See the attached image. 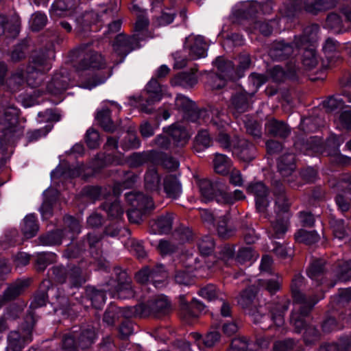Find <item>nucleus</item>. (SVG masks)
Segmentation results:
<instances>
[{"label":"nucleus","mask_w":351,"mask_h":351,"mask_svg":"<svg viewBox=\"0 0 351 351\" xmlns=\"http://www.w3.org/2000/svg\"><path fill=\"white\" fill-rule=\"evenodd\" d=\"M105 67L106 61L101 54L95 51L86 52L77 66V70L82 72L80 86L91 89L104 83L110 75V72H93L90 70H100Z\"/></svg>","instance_id":"f257e3e1"},{"label":"nucleus","mask_w":351,"mask_h":351,"mask_svg":"<svg viewBox=\"0 0 351 351\" xmlns=\"http://www.w3.org/2000/svg\"><path fill=\"white\" fill-rule=\"evenodd\" d=\"M171 310L170 301L164 295H158L146 303H140L133 306L122 308L123 315L126 317H154L160 318L168 315Z\"/></svg>","instance_id":"f03ea898"},{"label":"nucleus","mask_w":351,"mask_h":351,"mask_svg":"<svg viewBox=\"0 0 351 351\" xmlns=\"http://www.w3.org/2000/svg\"><path fill=\"white\" fill-rule=\"evenodd\" d=\"M127 202L131 206L127 215L130 222L138 224L143 217L149 215L155 208L153 198L140 191H132L125 195Z\"/></svg>","instance_id":"7ed1b4c3"},{"label":"nucleus","mask_w":351,"mask_h":351,"mask_svg":"<svg viewBox=\"0 0 351 351\" xmlns=\"http://www.w3.org/2000/svg\"><path fill=\"white\" fill-rule=\"evenodd\" d=\"M55 58L53 45L48 43L46 46L35 49L29 58L27 65L29 73H45L51 69V61Z\"/></svg>","instance_id":"20e7f679"},{"label":"nucleus","mask_w":351,"mask_h":351,"mask_svg":"<svg viewBox=\"0 0 351 351\" xmlns=\"http://www.w3.org/2000/svg\"><path fill=\"white\" fill-rule=\"evenodd\" d=\"M119 8L116 3L110 4L100 12V14L94 11L85 12L77 22L82 25V30L86 32L91 29L92 25H96L99 22L104 23L112 21L117 14Z\"/></svg>","instance_id":"39448f33"},{"label":"nucleus","mask_w":351,"mask_h":351,"mask_svg":"<svg viewBox=\"0 0 351 351\" xmlns=\"http://www.w3.org/2000/svg\"><path fill=\"white\" fill-rule=\"evenodd\" d=\"M163 95L162 86L155 78H152L146 85L143 93L139 97L140 110L146 114H152L154 108L152 105L159 101Z\"/></svg>","instance_id":"423d86ee"},{"label":"nucleus","mask_w":351,"mask_h":351,"mask_svg":"<svg viewBox=\"0 0 351 351\" xmlns=\"http://www.w3.org/2000/svg\"><path fill=\"white\" fill-rule=\"evenodd\" d=\"M35 322L32 315L26 317L25 324L22 326L23 333L17 330L11 331L8 336V348L12 351H21L25 344L32 341V331Z\"/></svg>","instance_id":"0eeeda50"},{"label":"nucleus","mask_w":351,"mask_h":351,"mask_svg":"<svg viewBox=\"0 0 351 351\" xmlns=\"http://www.w3.org/2000/svg\"><path fill=\"white\" fill-rule=\"evenodd\" d=\"M257 288L254 285L250 286L243 290L238 298V304L249 315L254 316V322H260L258 316L261 318H267V316L261 315L258 310V301L256 298Z\"/></svg>","instance_id":"6e6552de"},{"label":"nucleus","mask_w":351,"mask_h":351,"mask_svg":"<svg viewBox=\"0 0 351 351\" xmlns=\"http://www.w3.org/2000/svg\"><path fill=\"white\" fill-rule=\"evenodd\" d=\"M271 192L274 199V212L276 216H291L290 208L292 204L288 197L284 184L278 180L271 181Z\"/></svg>","instance_id":"1a4fd4ad"},{"label":"nucleus","mask_w":351,"mask_h":351,"mask_svg":"<svg viewBox=\"0 0 351 351\" xmlns=\"http://www.w3.org/2000/svg\"><path fill=\"white\" fill-rule=\"evenodd\" d=\"M143 40V38L139 36V34L130 36L124 34H118L115 37L112 46L114 53L121 58L119 62H121L131 51L139 48V42Z\"/></svg>","instance_id":"9d476101"},{"label":"nucleus","mask_w":351,"mask_h":351,"mask_svg":"<svg viewBox=\"0 0 351 351\" xmlns=\"http://www.w3.org/2000/svg\"><path fill=\"white\" fill-rule=\"evenodd\" d=\"M198 184L201 195L206 201L215 200L222 204L221 197H223L226 186L221 180L202 179L199 181Z\"/></svg>","instance_id":"9b49d317"},{"label":"nucleus","mask_w":351,"mask_h":351,"mask_svg":"<svg viewBox=\"0 0 351 351\" xmlns=\"http://www.w3.org/2000/svg\"><path fill=\"white\" fill-rule=\"evenodd\" d=\"M19 110L6 98L0 100V129L10 130L18 123Z\"/></svg>","instance_id":"f8f14e48"},{"label":"nucleus","mask_w":351,"mask_h":351,"mask_svg":"<svg viewBox=\"0 0 351 351\" xmlns=\"http://www.w3.org/2000/svg\"><path fill=\"white\" fill-rule=\"evenodd\" d=\"M175 106L178 110L183 112L186 119L192 122H199L206 114L204 110L198 109L195 102L182 95L176 97Z\"/></svg>","instance_id":"ddd939ff"},{"label":"nucleus","mask_w":351,"mask_h":351,"mask_svg":"<svg viewBox=\"0 0 351 351\" xmlns=\"http://www.w3.org/2000/svg\"><path fill=\"white\" fill-rule=\"evenodd\" d=\"M31 281L30 278H18L10 283L0 295V308L21 295L29 287Z\"/></svg>","instance_id":"4468645a"},{"label":"nucleus","mask_w":351,"mask_h":351,"mask_svg":"<svg viewBox=\"0 0 351 351\" xmlns=\"http://www.w3.org/2000/svg\"><path fill=\"white\" fill-rule=\"evenodd\" d=\"M247 191L255 197L257 211L266 214L269 205V189L267 186L263 182H251L247 188Z\"/></svg>","instance_id":"2eb2a0df"},{"label":"nucleus","mask_w":351,"mask_h":351,"mask_svg":"<svg viewBox=\"0 0 351 351\" xmlns=\"http://www.w3.org/2000/svg\"><path fill=\"white\" fill-rule=\"evenodd\" d=\"M294 10L304 5V10L312 14L316 15L319 12L334 8L336 6V0H289Z\"/></svg>","instance_id":"dca6fc26"},{"label":"nucleus","mask_w":351,"mask_h":351,"mask_svg":"<svg viewBox=\"0 0 351 351\" xmlns=\"http://www.w3.org/2000/svg\"><path fill=\"white\" fill-rule=\"evenodd\" d=\"M317 299H312L307 303H298L300 306L298 309L295 308L291 315L290 323L294 327L295 331L300 333L304 328L308 326L304 318L310 314Z\"/></svg>","instance_id":"f3484780"},{"label":"nucleus","mask_w":351,"mask_h":351,"mask_svg":"<svg viewBox=\"0 0 351 351\" xmlns=\"http://www.w3.org/2000/svg\"><path fill=\"white\" fill-rule=\"evenodd\" d=\"M235 145L232 149V154L244 162H250L256 157V149L255 145L245 138L237 136H233Z\"/></svg>","instance_id":"a211bd4d"},{"label":"nucleus","mask_w":351,"mask_h":351,"mask_svg":"<svg viewBox=\"0 0 351 351\" xmlns=\"http://www.w3.org/2000/svg\"><path fill=\"white\" fill-rule=\"evenodd\" d=\"M114 271L117 281L116 289L119 298H125L134 297L135 293L132 289L131 277L128 276L125 270H123L119 267H114Z\"/></svg>","instance_id":"6ab92c4d"},{"label":"nucleus","mask_w":351,"mask_h":351,"mask_svg":"<svg viewBox=\"0 0 351 351\" xmlns=\"http://www.w3.org/2000/svg\"><path fill=\"white\" fill-rule=\"evenodd\" d=\"M70 77L66 69H60L54 73L51 80L47 85V90L53 95H59L65 91L69 86Z\"/></svg>","instance_id":"aec40b11"},{"label":"nucleus","mask_w":351,"mask_h":351,"mask_svg":"<svg viewBox=\"0 0 351 351\" xmlns=\"http://www.w3.org/2000/svg\"><path fill=\"white\" fill-rule=\"evenodd\" d=\"M250 106V96L247 93L238 92L231 96L228 108L237 117L248 111Z\"/></svg>","instance_id":"412c9836"},{"label":"nucleus","mask_w":351,"mask_h":351,"mask_svg":"<svg viewBox=\"0 0 351 351\" xmlns=\"http://www.w3.org/2000/svg\"><path fill=\"white\" fill-rule=\"evenodd\" d=\"M184 48L189 50V56L193 59L205 57L207 45L201 36L187 37L184 43Z\"/></svg>","instance_id":"4be33fe9"},{"label":"nucleus","mask_w":351,"mask_h":351,"mask_svg":"<svg viewBox=\"0 0 351 351\" xmlns=\"http://www.w3.org/2000/svg\"><path fill=\"white\" fill-rule=\"evenodd\" d=\"M319 26L317 24H311L303 29L301 35L294 37L293 43L297 49L305 47V46L314 45L317 40V34Z\"/></svg>","instance_id":"5701e85b"},{"label":"nucleus","mask_w":351,"mask_h":351,"mask_svg":"<svg viewBox=\"0 0 351 351\" xmlns=\"http://www.w3.org/2000/svg\"><path fill=\"white\" fill-rule=\"evenodd\" d=\"M294 52L291 43L285 40H276L271 45L269 55L274 60L282 61L289 58Z\"/></svg>","instance_id":"b1692460"},{"label":"nucleus","mask_w":351,"mask_h":351,"mask_svg":"<svg viewBox=\"0 0 351 351\" xmlns=\"http://www.w3.org/2000/svg\"><path fill=\"white\" fill-rule=\"evenodd\" d=\"M173 213H166L149 221V232L152 234H167L172 229Z\"/></svg>","instance_id":"393cba45"},{"label":"nucleus","mask_w":351,"mask_h":351,"mask_svg":"<svg viewBox=\"0 0 351 351\" xmlns=\"http://www.w3.org/2000/svg\"><path fill=\"white\" fill-rule=\"evenodd\" d=\"M75 338L79 348L86 350L89 348L95 342L97 335L93 326H84L78 330L74 329Z\"/></svg>","instance_id":"a878e982"},{"label":"nucleus","mask_w":351,"mask_h":351,"mask_svg":"<svg viewBox=\"0 0 351 351\" xmlns=\"http://www.w3.org/2000/svg\"><path fill=\"white\" fill-rule=\"evenodd\" d=\"M304 277L300 274H297L292 279L291 284V291L294 302L307 303L312 299H317L315 296H306L301 292L304 286Z\"/></svg>","instance_id":"bb28decb"},{"label":"nucleus","mask_w":351,"mask_h":351,"mask_svg":"<svg viewBox=\"0 0 351 351\" xmlns=\"http://www.w3.org/2000/svg\"><path fill=\"white\" fill-rule=\"evenodd\" d=\"M278 171L283 177H288L296 169L295 156L292 152H285L277 160Z\"/></svg>","instance_id":"cd10ccee"},{"label":"nucleus","mask_w":351,"mask_h":351,"mask_svg":"<svg viewBox=\"0 0 351 351\" xmlns=\"http://www.w3.org/2000/svg\"><path fill=\"white\" fill-rule=\"evenodd\" d=\"M259 8H261V3L258 1H248L246 2L241 8L236 10L234 12V15L239 20H248L250 21V23H252L256 20Z\"/></svg>","instance_id":"c85d7f7f"},{"label":"nucleus","mask_w":351,"mask_h":351,"mask_svg":"<svg viewBox=\"0 0 351 351\" xmlns=\"http://www.w3.org/2000/svg\"><path fill=\"white\" fill-rule=\"evenodd\" d=\"M215 66L217 68L219 73V75L222 76L229 80H234L237 78L242 77V75L237 73L234 67V64L232 61L225 60L221 57H218L215 62Z\"/></svg>","instance_id":"c756f323"},{"label":"nucleus","mask_w":351,"mask_h":351,"mask_svg":"<svg viewBox=\"0 0 351 351\" xmlns=\"http://www.w3.org/2000/svg\"><path fill=\"white\" fill-rule=\"evenodd\" d=\"M80 0H56L51 5V16H64L73 12L79 5Z\"/></svg>","instance_id":"7c9ffc66"},{"label":"nucleus","mask_w":351,"mask_h":351,"mask_svg":"<svg viewBox=\"0 0 351 351\" xmlns=\"http://www.w3.org/2000/svg\"><path fill=\"white\" fill-rule=\"evenodd\" d=\"M63 223V228L60 230L64 233V239L73 241L81 232L82 226L80 221L73 216L66 215L64 217Z\"/></svg>","instance_id":"2f4dec72"},{"label":"nucleus","mask_w":351,"mask_h":351,"mask_svg":"<svg viewBox=\"0 0 351 351\" xmlns=\"http://www.w3.org/2000/svg\"><path fill=\"white\" fill-rule=\"evenodd\" d=\"M265 130L271 136L281 138H287L291 133V128L285 122L275 119L267 122Z\"/></svg>","instance_id":"473e14b6"},{"label":"nucleus","mask_w":351,"mask_h":351,"mask_svg":"<svg viewBox=\"0 0 351 351\" xmlns=\"http://www.w3.org/2000/svg\"><path fill=\"white\" fill-rule=\"evenodd\" d=\"M160 176L154 166L147 168L144 176V188L149 192H159L160 189Z\"/></svg>","instance_id":"72a5a7b5"},{"label":"nucleus","mask_w":351,"mask_h":351,"mask_svg":"<svg viewBox=\"0 0 351 351\" xmlns=\"http://www.w3.org/2000/svg\"><path fill=\"white\" fill-rule=\"evenodd\" d=\"M197 69H191L190 71L180 72L175 75L171 80L174 86H181L184 88H192L197 83L196 72Z\"/></svg>","instance_id":"f704fd0d"},{"label":"nucleus","mask_w":351,"mask_h":351,"mask_svg":"<svg viewBox=\"0 0 351 351\" xmlns=\"http://www.w3.org/2000/svg\"><path fill=\"white\" fill-rule=\"evenodd\" d=\"M178 147L184 146L189 141L190 136L186 128L180 123L171 125L167 130Z\"/></svg>","instance_id":"c9c22d12"},{"label":"nucleus","mask_w":351,"mask_h":351,"mask_svg":"<svg viewBox=\"0 0 351 351\" xmlns=\"http://www.w3.org/2000/svg\"><path fill=\"white\" fill-rule=\"evenodd\" d=\"M163 189L169 198L176 199L182 192V186L175 175H167L163 179Z\"/></svg>","instance_id":"e433bc0d"},{"label":"nucleus","mask_w":351,"mask_h":351,"mask_svg":"<svg viewBox=\"0 0 351 351\" xmlns=\"http://www.w3.org/2000/svg\"><path fill=\"white\" fill-rule=\"evenodd\" d=\"M210 124L216 127V128L219 131L217 137V141L220 146L224 149L232 152V149L235 145L234 142H233V138H231L230 136L223 130L226 123L221 121L217 122L215 119H213L210 121Z\"/></svg>","instance_id":"4c0bfd02"},{"label":"nucleus","mask_w":351,"mask_h":351,"mask_svg":"<svg viewBox=\"0 0 351 351\" xmlns=\"http://www.w3.org/2000/svg\"><path fill=\"white\" fill-rule=\"evenodd\" d=\"M87 280V276L77 265H69L67 281L71 288H80Z\"/></svg>","instance_id":"58836bf2"},{"label":"nucleus","mask_w":351,"mask_h":351,"mask_svg":"<svg viewBox=\"0 0 351 351\" xmlns=\"http://www.w3.org/2000/svg\"><path fill=\"white\" fill-rule=\"evenodd\" d=\"M64 239V233L59 229L47 232L40 234L38 238L40 245L45 246L60 245Z\"/></svg>","instance_id":"ea45409f"},{"label":"nucleus","mask_w":351,"mask_h":351,"mask_svg":"<svg viewBox=\"0 0 351 351\" xmlns=\"http://www.w3.org/2000/svg\"><path fill=\"white\" fill-rule=\"evenodd\" d=\"M81 171L79 168L71 167L69 165L61 164L51 172V177L53 179L66 180L80 176Z\"/></svg>","instance_id":"a19ab883"},{"label":"nucleus","mask_w":351,"mask_h":351,"mask_svg":"<svg viewBox=\"0 0 351 351\" xmlns=\"http://www.w3.org/2000/svg\"><path fill=\"white\" fill-rule=\"evenodd\" d=\"M101 239L102 236L101 234L89 232L81 240V242L86 245V248L88 247L90 253L97 258L101 254L100 244Z\"/></svg>","instance_id":"79ce46f5"},{"label":"nucleus","mask_w":351,"mask_h":351,"mask_svg":"<svg viewBox=\"0 0 351 351\" xmlns=\"http://www.w3.org/2000/svg\"><path fill=\"white\" fill-rule=\"evenodd\" d=\"M157 153L154 151L134 152L129 157L131 167L137 168L149 162H153Z\"/></svg>","instance_id":"37998d69"},{"label":"nucleus","mask_w":351,"mask_h":351,"mask_svg":"<svg viewBox=\"0 0 351 351\" xmlns=\"http://www.w3.org/2000/svg\"><path fill=\"white\" fill-rule=\"evenodd\" d=\"M95 119L104 131L113 133L116 130L117 125L112 120L110 110L108 108H103L99 110Z\"/></svg>","instance_id":"c03bdc74"},{"label":"nucleus","mask_w":351,"mask_h":351,"mask_svg":"<svg viewBox=\"0 0 351 351\" xmlns=\"http://www.w3.org/2000/svg\"><path fill=\"white\" fill-rule=\"evenodd\" d=\"M100 208L105 210L108 217L111 219H118L123 214V208L117 198H114V199L108 198L100 206Z\"/></svg>","instance_id":"a18cd8bd"},{"label":"nucleus","mask_w":351,"mask_h":351,"mask_svg":"<svg viewBox=\"0 0 351 351\" xmlns=\"http://www.w3.org/2000/svg\"><path fill=\"white\" fill-rule=\"evenodd\" d=\"M150 283L156 288L162 287L164 285L165 280L167 278V273L162 264L156 265L154 267H149Z\"/></svg>","instance_id":"49530a36"},{"label":"nucleus","mask_w":351,"mask_h":351,"mask_svg":"<svg viewBox=\"0 0 351 351\" xmlns=\"http://www.w3.org/2000/svg\"><path fill=\"white\" fill-rule=\"evenodd\" d=\"M150 283L156 288L162 287L164 285L165 280L167 278V273L162 264L156 265L154 267H149Z\"/></svg>","instance_id":"de8ad7c7"},{"label":"nucleus","mask_w":351,"mask_h":351,"mask_svg":"<svg viewBox=\"0 0 351 351\" xmlns=\"http://www.w3.org/2000/svg\"><path fill=\"white\" fill-rule=\"evenodd\" d=\"M289 217L287 215L276 216V221L272 223L271 238L280 239L285 234L289 224Z\"/></svg>","instance_id":"09e8293b"},{"label":"nucleus","mask_w":351,"mask_h":351,"mask_svg":"<svg viewBox=\"0 0 351 351\" xmlns=\"http://www.w3.org/2000/svg\"><path fill=\"white\" fill-rule=\"evenodd\" d=\"M51 285L50 280H43L39 289L36 291L34 295V300L31 303L32 308H38L43 306L46 304L48 300L47 290Z\"/></svg>","instance_id":"8fccbe9b"},{"label":"nucleus","mask_w":351,"mask_h":351,"mask_svg":"<svg viewBox=\"0 0 351 351\" xmlns=\"http://www.w3.org/2000/svg\"><path fill=\"white\" fill-rule=\"evenodd\" d=\"M39 230V226L34 215H27L23 219L21 231L26 239L36 236Z\"/></svg>","instance_id":"3c124183"},{"label":"nucleus","mask_w":351,"mask_h":351,"mask_svg":"<svg viewBox=\"0 0 351 351\" xmlns=\"http://www.w3.org/2000/svg\"><path fill=\"white\" fill-rule=\"evenodd\" d=\"M301 150L304 152L306 155L322 154L323 152L322 139L317 136H311L305 141H303Z\"/></svg>","instance_id":"603ef678"},{"label":"nucleus","mask_w":351,"mask_h":351,"mask_svg":"<svg viewBox=\"0 0 351 351\" xmlns=\"http://www.w3.org/2000/svg\"><path fill=\"white\" fill-rule=\"evenodd\" d=\"M215 171L221 175H227L232 167V161L226 155L222 154H215L213 160Z\"/></svg>","instance_id":"864d4df0"},{"label":"nucleus","mask_w":351,"mask_h":351,"mask_svg":"<svg viewBox=\"0 0 351 351\" xmlns=\"http://www.w3.org/2000/svg\"><path fill=\"white\" fill-rule=\"evenodd\" d=\"M300 49H304L302 56V62L304 66L308 70L314 69L318 63L314 45L305 46Z\"/></svg>","instance_id":"5fc2aeb1"},{"label":"nucleus","mask_w":351,"mask_h":351,"mask_svg":"<svg viewBox=\"0 0 351 351\" xmlns=\"http://www.w3.org/2000/svg\"><path fill=\"white\" fill-rule=\"evenodd\" d=\"M229 217L227 215H223L219 218L217 222V231L219 237L223 239H228L235 234L236 229L228 224Z\"/></svg>","instance_id":"6e6d98bb"},{"label":"nucleus","mask_w":351,"mask_h":351,"mask_svg":"<svg viewBox=\"0 0 351 351\" xmlns=\"http://www.w3.org/2000/svg\"><path fill=\"white\" fill-rule=\"evenodd\" d=\"M289 303H277L270 307L271 318L276 326H282L285 323L284 314L288 309Z\"/></svg>","instance_id":"4d7b16f0"},{"label":"nucleus","mask_w":351,"mask_h":351,"mask_svg":"<svg viewBox=\"0 0 351 351\" xmlns=\"http://www.w3.org/2000/svg\"><path fill=\"white\" fill-rule=\"evenodd\" d=\"M343 140H340V137L332 136L328 140V144L332 143L336 148L333 150L331 161L337 165L346 166L350 163L351 158L339 153L338 147L340 145Z\"/></svg>","instance_id":"13d9d810"},{"label":"nucleus","mask_w":351,"mask_h":351,"mask_svg":"<svg viewBox=\"0 0 351 351\" xmlns=\"http://www.w3.org/2000/svg\"><path fill=\"white\" fill-rule=\"evenodd\" d=\"M138 176L134 173L130 172L127 173V178L125 180L122 182L115 183L112 189V195H109V199H114L117 198L121 193L122 189H128L133 186L135 182L137 181Z\"/></svg>","instance_id":"bf43d9fd"},{"label":"nucleus","mask_w":351,"mask_h":351,"mask_svg":"<svg viewBox=\"0 0 351 351\" xmlns=\"http://www.w3.org/2000/svg\"><path fill=\"white\" fill-rule=\"evenodd\" d=\"M212 145V138L206 130H202L198 132L194 141L193 149L195 152L199 153Z\"/></svg>","instance_id":"052dcab7"},{"label":"nucleus","mask_w":351,"mask_h":351,"mask_svg":"<svg viewBox=\"0 0 351 351\" xmlns=\"http://www.w3.org/2000/svg\"><path fill=\"white\" fill-rule=\"evenodd\" d=\"M45 199L40 207L43 217L48 218L52 215L53 205L57 199V191L48 190L45 193Z\"/></svg>","instance_id":"680f3d73"},{"label":"nucleus","mask_w":351,"mask_h":351,"mask_svg":"<svg viewBox=\"0 0 351 351\" xmlns=\"http://www.w3.org/2000/svg\"><path fill=\"white\" fill-rule=\"evenodd\" d=\"M87 298L91 301L95 308H101L105 303L106 293L103 290L97 289L93 287H87L86 290Z\"/></svg>","instance_id":"e2e57ef3"},{"label":"nucleus","mask_w":351,"mask_h":351,"mask_svg":"<svg viewBox=\"0 0 351 351\" xmlns=\"http://www.w3.org/2000/svg\"><path fill=\"white\" fill-rule=\"evenodd\" d=\"M19 32V25L8 21L5 15L0 14V36L15 37Z\"/></svg>","instance_id":"0e129e2a"},{"label":"nucleus","mask_w":351,"mask_h":351,"mask_svg":"<svg viewBox=\"0 0 351 351\" xmlns=\"http://www.w3.org/2000/svg\"><path fill=\"white\" fill-rule=\"evenodd\" d=\"M197 245L199 252L204 256L210 255L215 248V239L210 235L200 237L197 241Z\"/></svg>","instance_id":"69168bd1"},{"label":"nucleus","mask_w":351,"mask_h":351,"mask_svg":"<svg viewBox=\"0 0 351 351\" xmlns=\"http://www.w3.org/2000/svg\"><path fill=\"white\" fill-rule=\"evenodd\" d=\"M282 280L279 276L275 279H258L257 285L264 290L268 291L271 295L275 294L281 288Z\"/></svg>","instance_id":"338daca9"},{"label":"nucleus","mask_w":351,"mask_h":351,"mask_svg":"<svg viewBox=\"0 0 351 351\" xmlns=\"http://www.w3.org/2000/svg\"><path fill=\"white\" fill-rule=\"evenodd\" d=\"M295 239L298 243L312 245L319 241V237L315 230L307 231L300 229L295 234Z\"/></svg>","instance_id":"774afa93"}]
</instances>
